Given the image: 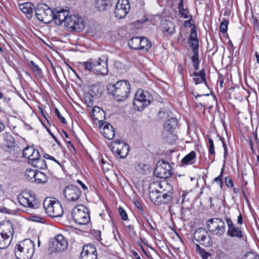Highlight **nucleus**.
<instances>
[{
  "instance_id": "nucleus-1",
  "label": "nucleus",
  "mask_w": 259,
  "mask_h": 259,
  "mask_svg": "<svg viewBox=\"0 0 259 259\" xmlns=\"http://www.w3.org/2000/svg\"><path fill=\"white\" fill-rule=\"evenodd\" d=\"M68 11L64 9H56L53 11L52 20H54L58 25L64 22L65 26L69 31L78 32L81 31L84 27L82 19L74 15L68 16Z\"/></svg>"
},
{
  "instance_id": "nucleus-2",
  "label": "nucleus",
  "mask_w": 259,
  "mask_h": 259,
  "mask_svg": "<svg viewBox=\"0 0 259 259\" xmlns=\"http://www.w3.org/2000/svg\"><path fill=\"white\" fill-rule=\"evenodd\" d=\"M108 94L111 95L116 101L122 102L128 98L131 92V85L128 81L121 80L115 83H109L107 86Z\"/></svg>"
},
{
  "instance_id": "nucleus-3",
  "label": "nucleus",
  "mask_w": 259,
  "mask_h": 259,
  "mask_svg": "<svg viewBox=\"0 0 259 259\" xmlns=\"http://www.w3.org/2000/svg\"><path fill=\"white\" fill-rule=\"evenodd\" d=\"M34 252V243L29 239H26L17 244L15 254L17 259H31Z\"/></svg>"
},
{
  "instance_id": "nucleus-4",
  "label": "nucleus",
  "mask_w": 259,
  "mask_h": 259,
  "mask_svg": "<svg viewBox=\"0 0 259 259\" xmlns=\"http://www.w3.org/2000/svg\"><path fill=\"white\" fill-rule=\"evenodd\" d=\"M153 98L150 94L142 89H138L133 101L134 108L138 111H143L150 104Z\"/></svg>"
},
{
  "instance_id": "nucleus-5",
  "label": "nucleus",
  "mask_w": 259,
  "mask_h": 259,
  "mask_svg": "<svg viewBox=\"0 0 259 259\" xmlns=\"http://www.w3.org/2000/svg\"><path fill=\"white\" fill-rule=\"evenodd\" d=\"M43 205L46 213L51 217H61L63 214V208L59 202L46 198L44 201Z\"/></svg>"
},
{
  "instance_id": "nucleus-6",
  "label": "nucleus",
  "mask_w": 259,
  "mask_h": 259,
  "mask_svg": "<svg viewBox=\"0 0 259 259\" xmlns=\"http://www.w3.org/2000/svg\"><path fill=\"white\" fill-rule=\"evenodd\" d=\"M18 200L22 205L31 209H37L40 205L35 194L31 191L22 192L21 195L18 196Z\"/></svg>"
},
{
  "instance_id": "nucleus-7",
  "label": "nucleus",
  "mask_w": 259,
  "mask_h": 259,
  "mask_svg": "<svg viewBox=\"0 0 259 259\" xmlns=\"http://www.w3.org/2000/svg\"><path fill=\"white\" fill-rule=\"evenodd\" d=\"M206 225L209 231L214 235L221 236L226 231L225 222L219 218L209 219L207 221Z\"/></svg>"
},
{
  "instance_id": "nucleus-8",
  "label": "nucleus",
  "mask_w": 259,
  "mask_h": 259,
  "mask_svg": "<svg viewBox=\"0 0 259 259\" xmlns=\"http://www.w3.org/2000/svg\"><path fill=\"white\" fill-rule=\"evenodd\" d=\"M73 220L79 225L87 224L90 220L88 209L82 205L75 207L72 212Z\"/></svg>"
},
{
  "instance_id": "nucleus-9",
  "label": "nucleus",
  "mask_w": 259,
  "mask_h": 259,
  "mask_svg": "<svg viewBox=\"0 0 259 259\" xmlns=\"http://www.w3.org/2000/svg\"><path fill=\"white\" fill-rule=\"evenodd\" d=\"M35 15L40 21L48 23L52 21L53 11L46 4H39L36 7Z\"/></svg>"
},
{
  "instance_id": "nucleus-10",
  "label": "nucleus",
  "mask_w": 259,
  "mask_h": 259,
  "mask_svg": "<svg viewBox=\"0 0 259 259\" xmlns=\"http://www.w3.org/2000/svg\"><path fill=\"white\" fill-rule=\"evenodd\" d=\"M149 198L150 200L156 205H159L162 203L168 204L170 203L173 198L174 193L159 194L154 191V189H149Z\"/></svg>"
},
{
  "instance_id": "nucleus-11",
  "label": "nucleus",
  "mask_w": 259,
  "mask_h": 259,
  "mask_svg": "<svg viewBox=\"0 0 259 259\" xmlns=\"http://www.w3.org/2000/svg\"><path fill=\"white\" fill-rule=\"evenodd\" d=\"M68 247L66 239L61 234H58L50 240V249L52 252H58L65 251Z\"/></svg>"
},
{
  "instance_id": "nucleus-12",
  "label": "nucleus",
  "mask_w": 259,
  "mask_h": 259,
  "mask_svg": "<svg viewBox=\"0 0 259 259\" xmlns=\"http://www.w3.org/2000/svg\"><path fill=\"white\" fill-rule=\"evenodd\" d=\"M172 174L171 166L168 162L164 160H162L161 162H158L154 170V176L161 179L169 178Z\"/></svg>"
},
{
  "instance_id": "nucleus-13",
  "label": "nucleus",
  "mask_w": 259,
  "mask_h": 259,
  "mask_svg": "<svg viewBox=\"0 0 259 259\" xmlns=\"http://www.w3.org/2000/svg\"><path fill=\"white\" fill-rule=\"evenodd\" d=\"M194 239L200 244L208 247L212 244L211 239L207 231L203 228L196 229L193 234Z\"/></svg>"
},
{
  "instance_id": "nucleus-14",
  "label": "nucleus",
  "mask_w": 259,
  "mask_h": 259,
  "mask_svg": "<svg viewBox=\"0 0 259 259\" xmlns=\"http://www.w3.org/2000/svg\"><path fill=\"white\" fill-rule=\"evenodd\" d=\"M63 194L65 198L69 201H76L80 198L81 191L78 187L70 185L64 188Z\"/></svg>"
},
{
  "instance_id": "nucleus-15",
  "label": "nucleus",
  "mask_w": 259,
  "mask_h": 259,
  "mask_svg": "<svg viewBox=\"0 0 259 259\" xmlns=\"http://www.w3.org/2000/svg\"><path fill=\"white\" fill-rule=\"evenodd\" d=\"M130 9L128 0H118L114 10V14L118 19L126 16Z\"/></svg>"
},
{
  "instance_id": "nucleus-16",
  "label": "nucleus",
  "mask_w": 259,
  "mask_h": 259,
  "mask_svg": "<svg viewBox=\"0 0 259 259\" xmlns=\"http://www.w3.org/2000/svg\"><path fill=\"white\" fill-rule=\"evenodd\" d=\"M108 57L107 55L102 56L98 59H95V66H98V71H94V74H100L103 76L107 75L108 72L107 62Z\"/></svg>"
},
{
  "instance_id": "nucleus-17",
  "label": "nucleus",
  "mask_w": 259,
  "mask_h": 259,
  "mask_svg": "<svg viewBox=\"0 0 259 259\" xmlns=\"http://www.w3.org/2000/svg\"><path fill=\"white\" fill-rule=\"evenodd\" d=\"M226 221L228 228L227 232V234L228 236L236 237L239 239L243 238L244 235L241 228L239 227H236L230 218H226Z\"/></svg>"
},
{
  "instance_id": "nucleus-18",
  "label": "nucleus",
  "mask_w": 259,
  "mask_h": 259,
  "mask_svg": "<svg viewBox=\"0 0 259 259\" xmlns=\"http://www.w3.org/2000/svg\"><path fill=\"white\" fill-rule=\"evenodd\" d=\"M153 189H154V191L159 194L174 193L172 186L166 181H163L161 183L154 182L151 183L149 187V190L151 189V190Z\"/></svg>"
},
{
  "instance_id": "nucleus-19",
  "label": "nucleus",
  "mask_w": 259,
  "mask_h": 259,
  "mask_svg": "<svg viewBox=\"0 0 259 259\" xmlns=\"http://www.w3.org/2000/svg\"><path fill=\"white\" fill-rule=\"evenodd\" d=\"M178 120L176 117H172L170 119L166 121L164 123V131L163 133V135L165 136L166 134V132H168L167 135V141L168 142H170V139L172 138L173 140H176V136L172 134L173 130L176 128L178 125Z\"/></svg>"
},
{
  "instance_id": "nucleus-20",
  "label": "nucleus",
  "mask_w": 259,
  "mask_h": 259,
  "mask_svg": "<svg viewBox=\"0 0 259 259\" xmlns=\"http://www.w3.org/2000/svg\"><path fill=\"white\" fill-rule=\"evenodd\" d=\"M80 256L81 259H97L95 247L91 244L84 245Z\"/></svg>"
},
{
  "instance_id": "nucleus-21",
  "label": "nucleus",
  "mask_w": 259,
  "mask_h": 259,
  "mask_svg": "<svg viewBox=\"0 0 259 259\" xmlns=\"http://www.w3.org/2000/svg\"><path fill=\"white\" fill-rule=\"evenodd\" d=\"M3 139L6 143L4 149L10 153L14 152L17 147L14 138L10 133L6 132L3 134Z\"/></svg>"
},
{
  "instance_id": "nucleus-22",
  "label": "nucleus",
  "mask_w": 259,
  "mask_h": 259,
  "mask_svg": "<svg viewBox=\"0 0 259 259\" xmlns=\"http://www.w3.org/2000/svg\"><path fill=\"white\" fill-rule=\"evenodd\" d=\"M0 234L2 235L12 238L14 229L12 223L8 220L0 224Z\"/></svg>"
},
{
  "instance_id": "nucleus-23",
  "label": "nucleus",
  "mask_w": 259,
  "mask_h": 259,
  "mask_svg": "<svg viewBox=\"0 0 259 259\" xmlns=\"http://www.w3.org/2000/svg\"><path fill=\"white\" fill-rule=\"evenodd\" d=\"M115 144L118 145L115 152L116 154L119 156L121 158H125L130 151V146L128 144H125L124 142L119 140H115L113 142Z\"/></svg>"
},
{
  "instance_id": "nucleus-24",
  "label": "nucleus",
  "mask_w": 259,
  "mask_h": 259,
  "mask_svg": "<svg viewBox=\"0 0 259 259\" xmlns=\"http://www.w3.org/2000/svg\"><path fill=\"white\" fill-rule=\"evenodd\" d=\"M100 130L104 136L109 140L112 139L115 135L113 127L109 123L105 122L100 126Z\"/></svg>"
},
{
  "instance_id": "nucleus-25",
  "label": "nucleus",
  "mask_w": 259,
  "mask_h": 259,
  "mask_svg": "<svg viewBox=\"0 0 259 259\" xmlns=\"http://www.w3.org/2000/svg\"><path fill=\"white\" fill-rule=\"evenodd\" d=\"M19 9L24 14L27 15L28 19L32 18V13L34 5L31 3H25L18 5Z\"/></svg>"
},
{
  "instance_id": "nucleus-26",
  "label": "nucleus",
  "mask_w": 259,
  "mask_h": 259,
  "mask_svg": "<svg viewBox=\"0 0 259 259\" xmlns=\"http://www.w3.org/2000/svg\"><path fill=\"white\" fill-rule=\"evenodd\" d=\"M196 159V152L192 151L190 153L186 155L181 160V165L192 164L195 162Z\"/></svg>"
},
{
  "instance_id": "nucleus-27",
  "label": "nucleus",
  "mask_w": 259,
  "mask_h": 259,
  "mask_svg": "<svg viewBox=\"0 0 259 259\" xmlns=\"http://www.w3.org/2000/svg\"><path fill=\"white\" fill-rule=\"evenodd\" d=\"M112 5L111 0H97L96 7L100 11H103L110 8Z\"/></svg>"
},
{
  "instance_id": "nucleus-28",
  "label": "nucleus",
  "mask_w": 259,
  "mask_h": 259,
  "mask_svg": "<svg viewBox=\"0 0 259 259\" xmlns=\"http://www.w3.org/2000/svg\"><path fill=\"white\" fill-rule=\"evenodd\" d=\"M103 91V88L100 84H95L92 85L90 95L98 99L102 96Z\"/></svg>"
},
{
  "instance_id": "nucleus-29",
  "label": "nucleus",
  "mask_w": 259,
  "mask_h": 259,
  "mask_svg": "<svg viewBox=\"0 0 259 259\" xmlns=\"http://www.w3.org/2000/svg\"><path fill=\"white\" fill-rule=\"evenodd\" d=\"M95 59H90L88 61L83 62L82 65L85 70L90 71L94 73V71H98V66H95Z\"/></svg>"
},
{
  "instance_id": "nucleus-30",
  "label": "nucleus",
  "mask_w": 259,
  "mask_h": 259,
  "mask_svg": "<svg viewBox=\"0 0 259 259\" xmlns=\"http://www.w3.org/2000/svg\"><path fill=\"white\" fill-rule=\"evenodd\" d=\"M140 50L148 51L151 47V42L145 37H140Z\"/></svg>"
},
{
  "instance_id": "nucleus-31",
  "label": "nucleus",
  "mask_w": 259,
  "mask_h": 259,
  "mask_svg": "<svg viewBox=\"0 0 259 259\" xmlns=\"http://www.w3.org/2000/svg\"><path fill=\"white\" fill-rule=\"evenodd\" d=\"M140 37L136 36L132 38L128 42V45L131 49L138 50H140Z\"/></svg>"
},
{
  "instance_id": "nucleus-32",
  "label": "nucleus",
  "mask_w": 259,
  "mask_h": 259,
  "mask_svg": "<svg viewBox=\"0 0 259 259\" xmlns=\"http://www.w3.org/2000/svg\"><path fill=\"white\" fill-rule=\"evenodd\" d=\"M35 178L34 182L37 184L45 183L48 181L47 176L38 170H36Z\"/></svg>"
},
{
  "instance_id": "nucleus-33",
  "label": "nucleus",
  "mask_w": 259,
  "mask_h": 259,
  "mask_svg": "<svg viewBox=\"0 0 259 259\" xmlns=\"http://www.w3.org/2000/svg\"><path fill=\"white\" fill-rule=\"evenodd\" d=\"M12 238L4 236L0 234V249H5L7 248L11 242Z\"/></svg>"
},
{
  "instance_id": "nucleus-34",
  "label": "nucleus",
  "mask_w": 259,
  "mask_h": 259,
  "mask_svg": "<svg viewBox=\"0 0 259 259\" xmlns=\"http://www.w3.org/2000/svg\"><path fill=\"white\" fill-rule=\"evenodd\" d=\"M178 9L180 15L182 17L187 19L189 17V10L188 9L184 8L183 0H180L178 5Z\"/></svg>"
},
{
  "instance_id": "nucleus-35",
  "label": "nucleus",
  "mask_w": 259,
  "mask_h": 259,
  "mask_svg": "<svg viewBox=\"0 0 259 259\" xmlns=\"http://www.w3.org/2000/svg\"><path fill=\"white\" fill-rule=\"evenodd\" d=\"M149 165L143 163H139L136 166V169L141 174H146L150 171Z\"/></svg>"
},
{
  "instance_id": "nucleus-36",
  "label": "nucleus",
  "mask_w": 259,
  "mask_h": 259,
  "mask_svg": "<svg viewBox=\"0 0 259 259\" xmlns=\"http://www.w3.org/2000/svg\"><path fill=\"white\" fill-rule=\"evenodd\" d=\"M98 114L103 115L104 118L105 116V113L104 111L100 107L95 106L93 109L92 115L95 119L99 120L100 121H102L101 119H99Z\"/></svg>"
},
{
  "instance_id": "nucleus-37",
  "label": "nucleus",
  "mask_w": 259,
  "mask_h": 259,
  "mask_svg": "<svg viewBox=\"0 0 259 259\" xmlns=\"http://www.w3.org/2000/svg\"><path fill=\"white\" fill-rule=\"evenodd\" d=\"M162 30L169 34H172L175 31V26L171 21H167L165 26H162Z\"/></svg>"
},
{
  "instance_id": "nucleus-38",
  "label": "nucleus",
  "mask_w": 259,
  "mask_h": 259,
  "mask_svg": "<svg viewBox=\"0 0 259 259\" xmlns=\"http://www.w3.org/2000/svg\"><path fill=\"white\" fill-rule=\"evenodd\" d=\"M36 172V170L31 169H27L25 171V176L29 181L34 182Z\"/></svg>"
},
{
  "instance_id": "nucleus-39",
  "label": "nucleus",
  "mask_w": 259,
  "mask_h": 259,
  "mask_svg": "<svg viewBox=\"0 0 259 259\" xmlns=\"http://www.w3.org/2000/svg\"><path fill=\"white\" fill-rule=\"evenodd\" d=\"M30 67L35 75L37 76H40L41 75V70L39 66L36 65L33 61L30 62Z\"/></svg>"
},
{
  "instance_id": "nucleus-40",
  "label": "nucleus",
  "mask_w": 259,
  "mask_h": 259,
  "mask_svg": "<svg viewBox=\"0 0 259 259\" xmlns=\"http://www.w3.org/2000/svg\"><path fill=\"white\" fill-rule=\"evenodd\" d=\"M31 154V156L30 157L28 160L29 162L32 164L40 159V154L38 151L35 149H34V152H33Z\"/></svg>"
},
{
  "instance_id": "nucleus-41",
  "label": "nucleus",
  "mask_w": 259,
  "mask_h": 259,
  "mask_svg": "<svg viewBox=\"0 0 259 259\" xmlns=\"http://www.w3.org/2000/svg\"><path fill=\"white\" fill-rule=\"evenodd\" d=\"M32 165H33L34 166H35L38 168L42 169L47 168V165L45 160L44 159L40 158L36 162H35L34 163H33Z\"/></svg>"
},
{
  "instance_id": "nucleus-42",
  "label": "nucleus",
  "mask_w": 259,
  "mask_h": 259,
  "mask_svg": "<svg viewBox=\"0 0 259 259\" xmlns=\"http://www.w3.org/2000/svg\"><path fill=\"white\" fill-rule=\"evenodd\" d=\"M34 148L32 147L28 146L24 148L23 151V154L25 158L29 159L31 154L34 152Z\"/></svg>"
},
{
  "instance_id": "nucleus-43",
  "label": "nucleus",
  "mask_w": 259,
  "mask_h": 259,
  "mask_svg": "<svg viewBox=\"0 0 259 259\" xmlns=\"http://www.w3.org/2000/svg\"><path fill=\"white\" fill-rule=\"evenodd\" d=\"M229 22L227 20H224L220 26V30L222 33H225L227 31Z\"/></svg>"
},
{
  "instance_id": "nucleus-44",
  "label": "nucleus",
  "mask_w": 259,
  "mask_h": 259,
  "mask_svg": "<svg viewBox=\"0 0 259 259\" xmlns=\"http://www.w3.org/2000/svg\"><path fill=\"white\" fill-rule=\"evenodd\" d=\"M189 41H190V45L193 52L198 51L199 44L198 39H189Z\"/></svg>"
},
{
  "instance_id": "nucleus-45",
  "label": "nucleus",
  "mask_w": 259,
  "mask_h": 259,
  "mask_svg": "<svg viewBox=\"0 0 259 259\" xmlns=\"http://www.w3.org/2000/svg\"><path fill=\"white\" fill-rule=\"evenodd\" d=\"M242 259H259V256L254 253L248 252L243 256Z\"/></svg>"
},
{
  "instance_id": "nucleus-46",
  "label": "nucleus",
  "mask_w": 259,
  "mask_h": 259,
  "mask_svg": "<svg viewBox=\"0 0 259 259\" xmlns=\"http://www.w3.org/2000/svg\"><path fill=\"white\" fill-rule=\"evenodd\" d=\"M118 211L122 220L127 221L128 218L127 214L125 210L122 207H119V208H118Z\"/></svg>"
},
{
  "instance_id": "nucleus-47",
  "label": "nucleus",
  "mask_w": 259,
  "mask_h": 259,
  "mask_svg": "<svg viewBox=\"0 0 259 259\" xmlns=\"http://www.w3.org/2000/svg\"><path fill=\"white\" fill-rule=\"evenodd\" d=\"M94 99L96 98L94 97L91 96L90 94L85 97V101L88 106L90 107L93 106V99Z\"/></svg>"
},
{
  "instance_id": "nucleus-48",
  "label": "nucleus",
  "mask_w": 259,
  "mask_h": 259,
  "mask_svg": "<svg viewBox=\"0 0 259 259\" xmlns=\"http://www.w3.org/2000/svg\"><path fill=\"white\" fill-rule=\"evenodd\" d=\"M127 228L128 229L127 232L129 234L130 236L134 238L137 236V234L136 231L134 230V227L133 225H128L127 226Z\"/></svg>"
},
{
  "instance_id": "nucleus-49",
  "label": "nucleus",
  "mask_w": 259,
  "mask_h": 259,
  "mask_svg": "<svg viewBox=\"0 0 259 259\" xmlns=\"http://www.w3.org/2000/svg\"><path fill=\"white\" fill-rule=\"evenodd\" d=\"M208 142H209V153L210 155H214L215 152H214V146L213 144V140L209 138L208 139Z\"/></svg>"
},
{
  "instance_id": "nucleus-50",
  "label": "nucleus",
  "mask_w": 259,
  "mask_h": 259,
  "mask_svg": "<svg viewBox=\"0 0 259 259\" xmlns=\"http://www.w3.org/2000/svg\"><path fill=\"white\" fill-rule=\"evenodd\" d=\"M55 111L57 117L61 121V122L63 123H66V120L65 118L61 115L60 111H59V109L57 108H55Z\"/></svg>"
},
{
  "instance_id": "nucleus-51",
  "label": "nucleus",
  "mask_w": 259,
  "mask_h": 259,
  "mask_svg": "<svg viewBox=\"0 0 259 259\" xmlns=\"http://www.w3.org/2000/svg\"><path fill=\"white\" fill-rule=\"evenodd\" d=\"M30 220L36 222L42 223L43 218L38 215H33L30 218Z\"/></svg>"
},
{
  "instance_id": "nucleus-52",
  "label": "nucleus",
  "mask_w": 259,
  "mask_h": 259,
  "mask_svg": "<svg viewBox=\"0 0 259 259\" xmlns=\"http://www.w3.org/2000/svg\"><path fill=\"white\" fill-rule=\"evenodd\" d=\"M193 80L195 82L196 84L202 83V82H204L205 84L206 85H207V82L206 81L205 78H203L201 77H197L196 78H193Z\"/></svg>"
},
{
  "instance_id": "nucleus-53",
  "label": "nucleus",
  "mask_w": 259,
  "mask_h": 259,
  "mask_svg": "<svg viewBox=\"0 0 259 259\" xmlns=\"http://www.w3.org/2000/svg\"><path fill=\"white\" fill-rule=\"evenodd\" d=\"M225 184L228 188H232L234 186L232 179L229 177H226L225 179Z\"/></svg>"
},
{
  "instance_id": "nucleus-54",
  "label": "nucleus",
  "mask_w": 259,
  "mask_h": 259,
  "mask_svg": "<svg viewBox=\"0 0 259 259\" xmlns=\"http://www.w3.org/2000/svg\"><path fill=\"white\" fill-rule=\"evenodd\" d=\"M167 113L165 111H160L157 115L158 117L160 119H166L167 117Z\"/></svg>"
},
{
  "instance_id": "nucleus-55",
  "label": "nucleus",
  "mask_w": 259,
  "mask_h": 259,
  "mask_svg": "<svg viewBox=\"0 0 259 259\" xmlns=\"http://www.w3.org/2000/svg\"><path fill=\"white\" fill-rule=\"evenodd\" d=\"M193 55L191 57L192 62H199L198 51L193 52Z\"/></svg>"
},
{
  "instance_id": "nucleus-56",
  "label": "nucleus",
  "mask_w": 259,
  "mask_h": 259,
  "mask_svg": "<svg viewBox=\"0 0 259 259\" xmlns=\"http://www.w3.org/2000/svg\"><path fill=\"white\" fill-rule=\"evenodd\" d=\"M197 39V32L194 29H193L191 30L189 39Z\"/></svg>"
},
{
  "instance_id": "nucleus-57",
  "label": "nucleus",
  "mask_w": 259,
  "mask_h": 259,
  "mask_svg": "<svg viewBox=\"0 0 259 259\" xmlns=\"http://www.w3.org/2000/svg\"><path fill=\"white\" fill-rule=\"evenodd\" d=\"M223 171H224V168H222L220 175L214 179V181H215V182H217L219 184V182H220L221 181H222V177H223Z\"/></svg>"
},
{
  "instance_id": "nucleus-58",
  "label": "nucleus",
  "mask_w": 259,
  "mask_h": 259,
  "mask_svg": "<svg viewBox=\"0 0 259 259\" xmlns=\"http://www.w3.org/2000/svg\"><path fill=\"white\" fill-rule=\"evenodd\" d=\"M135 204L136 205V206H137V207L138 208V209L142 213H144V210L143 208V207L142 206L141 203H140V202L139 201H136L135 202Z\"/></svg>"
},
{
  "instance_id": "nucleus-59",
  "label": "nucleus",
  "mask_w": 259,
  "mask_h": 259,
  "mask_svg": "<svg viewBox=\"0 0 259 259\" xmlns=\"http://www.w3.org/2000/svg\"><path fill=\"white\" fill-rule=\"evenodd\" d=\"M44 157L46 159H50V160H53L55 162H56V163H58L59 164H60V163L58 161H57L54 157L52 156H50V155L48 154H44Z\"/></svg>"
},
{
  "instance_id": "nucleus-60",
  "label": "nucleus",
  "mask_w": 259,
  "mask_h": 259,
  "mask_svg": "<svg viewBox=\"0 0 259 259\" xmlns=\"http://www.w3.org/2000/svg\"><path fill=\"white\" fill-rule=\"evenodd\" d=\"M47 131L49 132V134L52 137V138L54 139V140L56 142V143L59 145H60L61 143L58 140V139L56 138V137L53 135V134L51 132V131L47 128Z\"/></svg>"
},
{
  "instance_id": "nucleus-61",
  "label": "nucleus",
  "mask_w": 259,
  "mask_h": 259,
  "mask_svg": "<svg viewBox=\"0 0 259 259\" xmlns=\"http://www.w3.org/2000/svg\"><path fill=\"white\" fill-rule=\"evenodd\" d=\"M243 223V219L241 214L240 213L237 217V224L238 225H242Z\"/></svg>"
},
{
  "instance_id": "nucleus-62",
  "label": "nucleus",
  "mask_w": 259,
  "mask_h": 259,
  "mask_svg": "<svg viewBox=\"0 0 259 259\" xmlns=\"http://www.w3.org/2000/svg\"><path fill=\"white\" fill-rule=\"evenodd\" d=\"M199 77L205 78V72L204 69H201L198 72Z\"/></svg>"
},
{
  "instance_id": "nucleus-63",
  "label": "nucleus",
  "mask_w": 259,
  "mask_h": 259,
  "mask_svg": "<svg viewBox=\"0 0 259 259\" xmlns=\"http://www.w3.org/2000/svg\"><path fill=\"white\" fill-rule=\"evenodd\" d=\"M191 21H192V16H190V19L189 20H186V21H185L184 26H188L189 25H191Z\"/></svg>"
},
{
  "instance_id": "nucleus-64",
  "label": "nucleus",
  "mask_w": 259,
  "mask_h": 259,
  "mask_svg": "<svg viewBox=\"0 0 259 259\" xmlns=\"http://www.w3.org/2000/svg\"><path fill=\"white\" fill-rule=\"evenodd\" d=\"M219 81H220V86L221 88H222L223 86L224 81V79L222 76H219Z\"/></svg>"
}]
</instances>
